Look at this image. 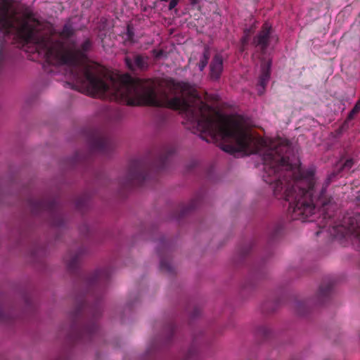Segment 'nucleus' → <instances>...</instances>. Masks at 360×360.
<instances>
[{
  "label": "nucleus",
  "instance_id": "obj_15",
  "mask_svg": "<svg viewBox=\"0 0 360 360\" xmlns=\"http://www.w3.org/2000/svg\"><path fill=\"white\" fill-rule=\"evenodd\" d=\"M127 31L129 33L130 32L129 25H128V27H127Z\"/></svg>",
  "mask_w": 360,
  "mask_h": 360
},
{
  "label": "nucleus",
  "instance_id": "obj_7",
  "mask_svg": "<svg viewBox=\"0 0 360 360\" xmlns=\"http://www.w3.org/2000/svg\"><path fill=\"white\" fill-rule=\"evenodd\" d=\"M210 56V49L208 46H205L204 48L203 53L200 58V63L198 64V68L200 71H202L206 65H207L208 60Z\"/></svg>",
  "mask_w": 360,
  "mask_h": 360
},
{
  "label": "nucleus",
  "instance_id": "obj_4",
  "mask_svg": "<svg viewBox=\"0 0 360 360\" xmlns=\"http://www.w3.org/2000/svg\"><path fill=\"white\" fill-rule=\"evenodd\" d=\"M148 57L137 55L133 59L127 57L125 58V63L128 68L131 70L136 69L146 70L148 67Z\"/></svg>",
  "mask_w": 360,
  "mask_h": 360
},
{
  "label": "nucleus",
  "instance_id": "obj_2",
  "mask_svg": "<svg viewBox=\"0 0 360 360\" xmlns=\"http://www.w3.org/2000/svg\"><path fill=\"white\" fill-rule=\"evenodd\" d=\"M0 32L14 35L15 43L28 51L27 46L32 45L39 55L51 64L49 58L55 53L57 44L70 46L69 38L73 34L70 24H65L60 32H56L51 26L40 22L28 10L20 12L13 8L10 0H0Z\"/></svg>",
  "mask_w": 360,
  "mask_h": 360
},
{
  "label": "nucleus",
  "instance_id": "obj_10",
  "mask_svg": "<svg viewBox=\"0 0 360 360\" xmlns=\"http://www.w3.org/2000/svg\"><path fill=\"white\" fill-rule=\"evenodd\" d=\"M354 162H353V160L352 159H349V160H346V162H345L343 167H342V169H350L352 165H353Z\"/></svg>",
  "mask_w": 360,
  "mask_h": 360
},
{
  "label": "nucleus",
  "instance_id": "obj_14",
  "mask_svg": "<svg viewBox=\"0 0 360 360\" xmlns=\"http://www.w3.org/2000/svg\"><path fill=\"white\" fill-rule=\"evenodd\" d=\"M191 5L194 6L198 3V0H189Z\"/></svg>",
  "mask_w": 360,
  "mask_h": 360
},
{
  "label": "nucleus",
  "instance_id": "obj_5",
  "mask_svg": "<svg viewBox=\"0 0 360 360\" xmlns=\"http://www.w3.org/2000/svg\"><path fill=\"white\" fill-rule=\"evenodd\" d=\"M210 77L214 80L219 79L223 71V59L219 54L214 56L210 66Z\"/></svg>",
  "mask_w": 360,
  "mask_h": 360
},
{
  "label": "nucleus",
  "instance_id": "obj_3",
  "mask_svg": "<svg viewBox=\"0 0 360 360\" xmlns=\"http://www.w3.org/2000/svg\"><path fill=\"white\" fill-rule=\"evenodd\" d=\"M271 25L265 22L262 27L261 31L254 39L256 46H259L262 49L266 48L270 39H273L271 36Z\"/></svg>",
  "mask_w": 360,
  "mask_h": 360
},
{
  "label": "nucleus",
  "instance_id": "obj_13",
  "mask_svg": "<svg viewBox=\"0 0 360 360\" xmlns=\"http://www.w3.org/2000/svg\"><path fill=\"white\" fill-rule=\"evenodd\" d=\"M248 41V33H245V36L243 37L242 39V44L243 46L245 45V44H247Z\"/></svg>",
  "mask_w": 360,
  "mask_h": 360
},
{
  "label": "nucleus",
  "instance_id": "obj_12",
  "mask_svg": "<svg viewBox=\"0 0 360 360\" xmlns=\"http://www.w3.org/2000/svg\"><path fill=\"white\" fill-rule=\"evenodd\" d=\"M179 1V0H171L169 4V9L172 10L174 8L177 6Z\"/></svg>",
  "mask_w": 360,
  "mask_h": 360
},
{
  "label": "nucleus",
  "instance_id": "obj_11",
  "mask_svg": "<svg viewBox=\"0 0 360 360\" xmlns=\"http://www.w3.org/2000/svg\"><path fill=\"white\" fill-rule=\"evenodd\" d=\"M153 56H154V57H155V58H160V57L162 56V54H163V51H162V50H155V49H154V50L153 51Z\"/></svg>",
  "mask_w": 360,
  "mask_h": 360
},
{
  "label": "nucleus",
  "instance_id": "obj_9",
  "mask_svg": "<svg viewBox=\"0 0 360 360\" xmlns=\"http://www.w3.org/2000/svg\"><path fill=\"white\" fill-rule=\"evenodd\" d=\"M360 111V99L356 102V105L350 112L349 118L352 119L353 116Z\"/></svg>",
  "mask_w": 360,
  "mask_h": 360
},
{
  "label": "nucleus",
  "instance_id": "obj_1",
  "mask_svg": "<svg viewBox=\"0 0 360 360\" xmlns=\"http://www.w3.org/2000/svg\"><path fill=\"white\" fill-rule=\"evenodd\" d=\"M91 46L89 39L81 49L75 42L70 46L57 44L53 55H49L51 64L65 65L78 91L102 98H109L128 105H152L180 110L201 134L219 146L226 152V115L214 114L203 102L195 86L173 79L158 81L153 79L133 78L129 74L110 72L105 67L86 60L85 52ZM45 53H49V51Z\"/></svg>",
  "mask_w": 360,
  "mask_h": 360
},
{
  "label": "nucleus",
  "instance_id": "obj_8",
  "mask_svg": "<svg viewBox=\"0 0 360 360\" xmlns=\"http://www.w3.org/2000/svg\"><path fill=\"white\" fill-rule=\"evenodd\" d=\"M350 233L354 235L355 238L360 242V226H358L357 229H354L353 227H349L347 229V234Z\"/></svg>",
  "mask_w": 360,
  "mask_h": 360
},
{
  "label": "nucleus",
  "instance_id": "obj_6",
  "mask_svg": "<svg viewBox=\"0 0 360 360\" xmlns=\"http://www.w3.org/2000/svg\"><path fill=\"white\" fill-rule=\"evenodd\" d=\"M270 67L271 63L268 62L267 64L262 68V74L259 77V85L262 89H264L267 82L269 81L270 77Z\"/></svg>",
  "mask_w": 360,
  "mask_h": 360
}]
</instances>
